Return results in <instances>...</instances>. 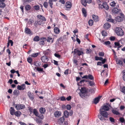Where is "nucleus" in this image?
Here are the masks:
<instances>
[{"instance_id":"9d476101","label":"nucleus","mask_w":125,"mask_h":125,"mask_svg":"<svg viewBox=\"0 0 125 125\" xmlns=\"http://www.w3.org/2000/svg\"><path fill=\"white\" fill-rule=\"evenodd\" d=\"M64 120V117L63 116L62 117L60 118L58 120L57 123L59 125H61L63 124Z\"/></svg>"},{"instance_id":"20e7f679","label":"nucleus","mask_w":125,"mask_h":125,"mask_svg":"<svg viewBox=\"0 0 125 125\" xmlns=\"http://www.w3.org/2000/svg\"><path fill=\"white\" fill-rule=\"evenodd\" d=\"M120 16L116 17V21L118 22H121L125 19L124 15L122 13H120Z\"/></svg>"},{"instance_id":"c756f323","label":"nucleus","mask_w":125,"mask_h":125,"mask_svg":"<svg viewBox=\"0 0 125 125\" xmlns=\"http://www.w3.org/2000/svg\"><path fill=\"white\" fill-rule=\"evenodd\" d=\"M35 68L39 72H42L43 71V68H40L38 67L37 68L35 67Z\"/></svg>"},{"instance_id":"c9c22d12","label":"nucleus","mask_w":125,"mask_h":125,"mask_svg":"<svg viewBox=\"0 0 125 125\" xmlns=\"http://www.w3.org/2000/svg\"><path fill=\"white\" fill-rule=\"evenodd\" d=\"M34 21L32 19H30L28 21L27 23L29 25L32 24L33 22Z\"/></svg>"},{"instance_id":"603ef678","label":"nucleus","mask_w":125,"mask_h":125,"mask_svg":"<svg viewBox=\"0 0 125 125\" xmlns=\"http://www.w3.org/2000/svg\"><path fill=\"white\" fill-rule=\"evenodd\" d=\"M110 43V42L108 41H106L104 43V44L107 46H109Z\"/></svg>"},{"instance_id":"e2e57ef3","label":"nucleus","mask_w":125,"mask_h":125,"mask_svg":"<svg viewBox=\"0 0 125 125\" xmlns=\"http://www.w3.org/2000/svg\"><path fill=\"white\" fill-rule=\"evenodd\" d=\"M89 84L91 86H92L94 84V82L91 81H90L89 82Z\"/></svg>"},{"instance_id":"a18cd8bd","label":"nucleus","mask_w":125,"mask_h":125,"mask_svg":"<svg viewBox=\"0 0 125 125\" xmlns=\"http://www.w3.org/2000/svg\"><path fill=\"white\" fill-rule=\"evenodd\" d=\"M42 38L41 39V40L39 41V43L41 45H44L45 44L44 42V40H42Z\"/></svg>"},{"instance_id":"0e129e2a","label":"nucleus","mask_w":125,"mask_h":125,"mask_svg":"<svg viewBox=\"0 0 125 125\" xmlns=\"http://www.w3.org/2000/svg\"><path fill=\"white\" fill-rule=\"evenodd\" d=\"M85 81V79H83L80 81L79 83H80L81 84H82L83 83H84Z\"/></svg>"},{"instance_id":"5701e85b","label":"nucleus","mask_w":125,"mask_h":125,"mask_svg":"<svg viewBox=\"0 0 125 125\" xmlns=\"http://www.w3.org/2000/svg\"><path fill=\"white\" fill-rule=\"evenodd\" d=\"M102 109L105 111H108L109 110V108L108 106L105 105L103 106Z\"/></svg>"},{"instance_id":"13d9d810","label":"nucleus","mask_w":125,"mask_h":125,"mask_svg":"<svg viewBox=\"0 0 125 125\" xmlns=\"http://www.w3.org/2000/svg\"><path fill=\"white\" fill-rule=\"evenodd\" d=\"M43 5L45 7L47 8V7L48 6V4L47 2H44V3Z\"/></svg>"},{"instance_id":"412c9836","label":"nucleus","mask_w":125,"mask_h":125,"mask_svg":"<svg viewBox=\"0 0 125 125\" xmlns=\"http://www.w3.org/2000/svg\"><path fill=\"white\" fill-rule=\"evenodd\" d=\"M54 31L55 33L57 34H59L60 31V30L59 28L56 27H55L54 30Z\"/></svg>"},{"instance_id":"052dcab7","label":"nucleus","mask_w":125,"mask_h":125,"mask_svg":"<svg viewBox=\"0 0 125 125\" xmlns=\"http://www.w3.org/2000/svg\"><path fill=\"white\" fill-rule=\"evenodd\" d=\"M8 42L9 43V44L10 43L11 46H12L13 45V43L12 40H9Z\"/></svg>"},{"instance_id":"a211bd4d","label":"nucleus","mask_w":125,"mask_h":125,"mask_svg":"<svg viewBox=\"0 0 125 125\" xmlns=\"http://www.w3.org/2000/svg\"><path fill=\"white\" fill-rule=\"evenodd\" d=\"M61 112L59 111H56L54 112V115L55 117H58L61 116Z\"/></svg>"},{"instance_id":"ddd939ff","label":"nucleus","mask_w":125,"mask_h":125,"mask_svg":"<svg viewBox=\"0 0 125 125\" xmlns=\"http://www.w3.org/2000/svg\"><path fill=\"white\" fill-rule=\"evenodd\" d=\"M25 85L24 84H23L21 85H18L17 86V89L19 90H24L25 89Z\"/></svg>"},{"instance_id":"e433bc0d","label":"nucleus","mask_w":125,"mask_h":125,"mask_svg":"<svg viewBox=\"0 0 125 125\" xmlns=\"http://www.w3.org/2000/svg\"><path fill=\"white\" fill-rule=\"evenodd\" d=\"M116 4V3L114 1L111 2L110 4V6L112 7H114Z\"/></svg>"},{"instance_id":"72a5a7b5","label":"nucleus","mask_w":125,"mask_h":125,"mask_svg":"<svg viewBox=\"0 0 125 125\" xmlns=\"http://www.w3.org/2000/svg\"><path fill=\"white\" fill-rule=\"evenodd\" d=\"M64 115L65 117L66 118H67L69 116V113L68 111L65 110L64 112Z\"/></svg>"},{"instance_id":"1a4fd4ad","label":"nucleus","mask_w":125,"mask_h":125,"mask_svg":"<svg viewBox=\"0 0 125 125\" xmlns=\"http://www.w3.org/2000/svg\"><path fill=\"white\" fill-rule=\"evenodd\" d=\"M43 24L42 23V21H41L40 20H39L38 19L37 21H35V22L34 23V25L35 26L37 27L39 25H41L42 24Z\"/></svg>"},{"instance_id":"79ce46f5","label":"nucleus","mask_w":125,"mask_h":125,"mask_svg":"<svg viewBox=\"0 0 125 125\" xmlns=\"http://www.w3.org/2000/svg\"><path fill=\"white\" fill-rule=\"evenodd\" d=\"M102 35L104 37L106 36L107 35V33L105 31H103L102 32Z\"/></svg>"},{"instance_id":"338daca9","label":"nucleus","mask_w":125,"mask_h":125,"mask_svg":"<svg viewBox=\"0 0 125 125\" xmlns=\"http://www.w3.org/2000/svg\"><path fill=\"white\" fill-rule=\"evenodd\" d=\"M122 92L125 94V87H124L122 89Z\"/></svg>"},{"instance_id":"09e8293b","label":"nucleus","mask_w":125,"mask_h":125,"mask_svg":"<svg viewBox=\"0 0 125 125\" xmlns=\"http://www.w3.org/2000/svg\"><path fill=\"white\" fill-rule=\"evenodd\" d=\"M88 79L90 80H92L94 79V77L91 74H89L88 75Z\"/></svg>"},{"instance_id":"c85d7f7f","label":"nucleus","mask_w":125,"mask_h":125,"mask_svg":"<svg viewBox=\"0 0 125 125\" xmlns=\"http://www.w3.org/2000/svg\"><path fill=\"white\" fill-rule=\"evenodd\" d=\"M5 5L4 3L2 2H0V8H3L5 7Z\"/></svg>"},{"instance_id":"2f4dec72","label":"nucleus","mask_w":125,"mask_h":125,"mask_svg":"<svg viewBox=\"0 0 125 125\" xmlns=\"http://www.w3.org/2000/svg\"><path fill=\"white\" fill-rule=\"evenodd\" d=\"M81 2L82 4L84 6H85L86 5V0H81Z\"/></svg>"},{"instance_id":"ea45409f","label":"nucleus","mask_w":125,"mask_h":125,"mask_svg":"<svg viewBox=\"0 0 125 125\" xmlns=\"http://www.w3.org/2000/svg\"><path fill=\"white\" fill-rule=\"evenodd\" d=\"M33 8L34 9L36 10H39L40 7L38 5H36L34 6Z\"/></svg>"},{"instance_id":"8fccbe9b","label":"nucleus","mask_w":125,"mask_h":125,"mask_svg":"<svg viewBox=\"0 0 125 125\" xmlns=\"http://www.w3.org/2000/svg\"><path fill=\"white\" fill-rule=\"evenodd\" d=\"M99 55L100 56H103L104 55V53L103 52H99Z\"/></svg>"},{"instance_id":"b1692460","label":"nucleus","mask_w":125,"mask_h":125,"mask_svg":"<svg viewBox=\"0 0 125 125\" xmlns=\"http://www.w3.org/2000/svg\"><path fill=\"white\" fill-rule=\"evenodd\" d=\"M82 11L83 14L84 16L86 17V10L84 8H82Z\"/></svg>"},{"instance_id":"7ed1b4c3","label":"nucleus","mask_w":125,"mask_h":125,"mask_svg":"<svg viewBox=\"0 0 125 125\" xmlns=\"http://www.w3.org/2000/svg\"><path fill=\"white\" fill-rule=\"evenodd\" d=\"M115 31L116 34L118 36H121L124 34L123 31L120 28H117L115 29Z\"/></svg>"},{"instance_id":"a19ab883","label":"nucleus","mask_w":125,"mask_h":125,"mask_svg":"<svg viewBox=\"0 0 125 125\" xmlns=\"http://www.w3.org/2000/svg\"><path fill=\"white\" fill-rule=\"evenodd\" d=\"M119 121L121 122L122 123H125V120L124 118L123 117H120L119 119Z\"/></svg>"},{"instance_id":"5fc2aeb1","label":"nucleus","mask_w":125,"mask_h":125,"mask_svg":"<svg viewBox=\"0 0 125 125\" xmlns=\"http://www.w3.org/2000/svg\"><path fill=\"white\" fill-rule=\"evenodd\" d=\"M35 65L36 66H39L41 65L40 62H36L35 63Z\"/></svg>"},{"instance_id":"774afa93","label":"nucleus","mask_w":125,"mask_h":125,"mask_svg":"<svg viewBox=\"0 0 125 125\" xmlns=\"http://www.w3.org/2000/svg\"><path fill=\"white\" fill-rule=\"evenodd\" d=\"M19 124L21 125H27L24 123L23 122H19Z\"/></svg>"},{"instance_id":"6e6552de","label":"nucleus","mask_w":125,"mask_h":125,"mask_svg":"<svg viewBox=\"0 0 125 125\" xmlns=\"http://www.w3.org/2000/svg\"><path fill=\"white\" fill-rule=\"evenodd\" d=\"M42 62L44 63H47L49 60V58L46 56H43L41 58Z\"/></svg>"},{"instance_id":"dca6fc26","label":"nucleus","mask_w":125,"mask_h":125,"mask_svg":"<svg viewBox=\"0 0 125 125\" xmlns=\"http://www.w3.org/2000/svg\"><path fill=\"white\" fill-rule=\"evenodd\" d=\"M72 4L70 2H67L65 3V6L67 8H71L72 7Z\"/></svg>"},{"instance_id":"473e14b6","label":"nucleus","mask_w":125,"mask_h":125,"mask_svg":"<svg viewBox=\"0 0 125 125\" xmlns=\"http://www.w3.org/2000/svg\"><path fill=\"white\" fill-rule=\"evenodd\" d=\"M116 62L117 64H119L120 65H122L123 63L122 61L119 59L117 60Z\"/></svg>"},{"instance_id":"423d86ee","label":"nucleus","mask_w":125,"mask_h":125,"mask_svg":"<svg viewBox=\"0 0 125 125\" xmlns=\"http://www.w3.org/2000/svg\"><path fill=\"white\" fill-rule=\"evenodd\" d=\"M100 113L102 116L106 118L108 117V115L107 112L105 111H102L101 109L99 110Z\"/></svg>"},{"instance_id":"37998d69","label":"nucleus","mask_w":125,"mask_h":125,"mask_svg":"<svg viewBox=\"0 0 125 125\" xmlns=\"http://www.w3.org/2000/svg\"><path fill=\"white\" fill-rule=\"evenodd\" d=\"M38 54V53H33L32 54L31 56L33 57H36L37 56Z\"/></svg>"},{"instance_id":"f03ea898","label":"nucleus","mask_w":125,"mask_h":125,"mask_svg":"<svg viewBox=\"0 0 125 125\" xmlns=\"http://www.w3.org/2000/svg\"><path fill=\"white\" fill-rule=\"evenodd\" d=\"M80 92L79 93L80 96L82 98H87V91L85 87H82L80 90Z\"/></svg>"},{"instance_id":"0eeeda50","label":"nucleus","mask_w":125,"mask_h":125,"mask_svg":"<svg viewBox=\"0 0 125 125\" xmlns=\"http://www.w3.org/2000/svg\"><path fill=\"white\" fill-rule=\"evenodd\" d=\"M37 17L38 19L41 21H42V23H43V21H46V19L42 15H38L37 16Z\"/></svg>"},{"instance_id":"4be33fe9","label":"nucleus","mask_w":125,"mask_h":125,"mask_svg":"<svg viewBox=\"0 0 125 125\" xmlns=\"http://www.w3.org/2000/svg\"><path fill=\"white\" fill-rule=\"evenodd\" d=\"M112 113L115 115H119L120 114L118 111L116 110L115 109H112Z\"/></svg>"},{"instance_id":"f3484780","label":"nucleus","mask_w":125,"mask_h":125,"mask_svg":"<svg viewBox=\"0 0 125 125\" xmlns=\"http://www.w3.org/2000/svg\"><path fill=\"white\" fill-rule=\"evenodd\" d=\"M106 20L107 21L112 22L113 23H114V22L115 21L114 20H113L111 18V15H109V16L108 17H107L106 18Z\"/></svg>"},{"instance_id":"f8f14e48","label":"nucleus","mask_w":125,"mask_h":125,"mask_svg":"<svg viewBox=\"0 0 125 125\" xmlns=\"http://www.w3.org/2000/svg\"><path fill=\"white\" fill-rule=\"evenodd\" d=\"M110 25L108 22H106L103 25L104 28L106 30L110 28Z\"/></svg>"},{"instance_id":"4d7b16f0","label":"nucleus","mask_w":125,"mask_h":125,"mask_svg":"<svg viewBox=\"0 0 125 125\" xmlns=\"http://www.w3.org/2000/svg\"><path fill=\"white\" fill-rule=\"evenodd\" d=\"M66 108L67 110H70L71 109V106L69 104H67L66 106Z\"/></svg>"},{"instance_id":"58836bf2","label":"nucleus","mask_w":125,"mask_h":125,"mask_svg":"<svg viewBox=\"0 0 125 125\" xmlns=\"http://www.w3.org/2000/svg\"><path fill=\"white\" fill-rule=\"evenodd\" d=\"M10 108L11 109L10 111V114L11 115H13L14 114V109L12 107H11Z\"/></svg>"},{"instance_id":"f704fd0d","label":"nucleus","mask_w":125,"mask_h":125,"mask_svg":"<svg viewBox=\"0 0 125 125\" xmlns=\"http://www.w3.org/2000/svg\"><path fill=\"white\" fill-rule=\"evenodd\" d=\"M21 112L19 111H17L14 113V114L17 116L19 117L20 116Z\"/></svg>"},{"instance_id":"aec40b11","label":"nucleus","mask_w":125,"mask_h":125,"mask_svg":"<svg viewBox=\"0 0 125 125\" xmlns=\"http://www.w3.org/2000/svg\"><path fill=\"white\" fill-rule=\"evenodd\" d=\"M28 95L30 98L31 100H33L34 98V96L30 92H29L28 93Z\"/></svg>"},{"instance_id":"39448f33","label":"nucleus","mask_w":125,"mask_h":125,"mask_svg":"<svg viewBox=\"0 0 125 125\" xmlns=\"http://www.w3.org/2000/svg\"><path fill=\"white\" fill-rule=\"evenodd\" d=\"M15 108L17 110H20V109H23L25 108V105L23 104H16Z\"/></svg>"},{"instance_id":"2eb2a0df","label":"nucleus","mask_w":125,"mask_h":125,"mask_svg":"<svg viewBox=\"0 0 125 125\" xmlns=\"http://www.w3.org/2000/svg\"><path fill=\"white\" fill-rule=\"evenodd\" d=\"M102 97V96H98V97L95 98L94 100V103L95 104H96L99 102L100 99Z\"/></svg>"},{"instance_id":"a878e982","label":"nucleus","mask_w":125,"mask_h":125,"mask_svg":"<svg viewBox=\"0 0 125 125\" xmlns=\"http://www.w3.org/2000/svg\"><path fill=\"white\" fill-rule=\"evenodd\" d=\"M25 8L26 10L27 11L30 10L31 8V6L29 5H26Z\"/></svg>"},{"instance_id":"4468645a","label":"nucleus","mask_w":125,"mask_h":125,"mask_svg":"<svg viewBox=\"0 0 125 125\" xmlns=\"http://www.w3.org/2000/svg\"><path fill=\"white\" fill-rule=\"evenodd\" d=\"M120 11V10H119L116 8H115L112 10V12L114 14H118Z\"/></svg>"},{"instance_id":"3c124183","label":"nucleus","mask_w":125,"mask_h":125,"mask_svg":"<svg viewBox=\"0 0 125 125\" xmlns=\"http://www.w3.org/2000/svg\"><path fill=\"white\" fill-rule=\"evenodd\" d=\"M27 60L29 63H31L32 61V59L31 57H29L27 58Z\"/></svg>"},{"instance_id":"de8ad7c7","label":"nucleus","mask_w":125,"mask_h":125,"mask_svg":"<svg viewBox=\"0 0 125 125\" xmlns=\"http://www.w3.org/2000/svg\"><path fill=\"white\" fill-rule=\"evenodd\" d=\"M48 3L50 5V6L51 8H52V5L53 4V3L52 0H49Z\"/></svg>"},{"instance_id":"bb28decb","label":"nucleus","mask_w":125,"mask_h":125,"mask_svg":"<svg viewBox=\"0 0 125 125\" xmlns=\"http://www.w3.org/2000/svg\"><path fill=\"white\" fill-rule=\"evenodd\" d=\"M40 112L42 114H44L45 112V110L44 108H41L40 109Z\"/></svg>"},{"instance_id":"9b49d317","label":"nucleus","mask_w":125,"mask_h":125,"mask_svg":"<svg viewBox=\"0 0 125 125\" xmlns=\"http://www.w3.org/2000/svg\"><path fill=\"white\" fill-rule=\"evenodd\" d=\"M101 6L102 8H103L106 10H108L109 9L108 6L107 5V3L105 2H103Z\"/></svg>"},{"instance_id":"393cba45","label":"nucleus","mask_w":125,"mask_h":125,"mask_svg":"<svg viewBox=\"0 0 125 125\" xmlns=\"http://www.w3.org/2000/svg\"><path fill=\"white\" fill-rule=\"evenodd\" d=\"M25 32L26 33L28 34H30L31 32V30L28 28H25Z\"/></svg>"},{"instance_id":"7c9ffc66","label":"nucleus","mask_w":125,"mask_h":125,"mask_svg":"<svg viewBox=\"0 0 125 125\" xmlns=\"http://www.w3.org/2000/svg\"><path fill=\"white\" fill-rule=\"evenodd\" d=\"M40 40V38L38 36H35L33 39V41H34L37 42L39 41Z\"/></svg>"},{"instance_id":"6e6d98bb","label":"nucleus","mask_w":125,"mask_h":125,"mask_svg":"<svg viewBox=\"0 0 125 125\" xmlns=\"http://www.w3.org/2000/svg\"><path fill=\"white\" fill-rule=\"evenodd\" d=\"M109 119L111 122H115V120L112 117H110L109 118Z\"/></svg>"},{"instance_id":"49530a36","label":"nucleus","mask_w":125,"mask_h":125,"mask_svg":"<svg viewBox=\"0 0 125 125\" xmlns=\"http://www.w3.org/2000/svg\"><path fill=\"white\" fill-rule=\"evenodd\" d=\"M93 21L92 20H90L88 21L89 25L90 26L93 25Z\"/></svg>"},{"instance_id":"864d4df0","label":"nucleus","mask_w":125,"mask_h":125,"mask_svg":"<svg viewBox=\"0 0 125 125\" xmlns=\"http://www.w3.org/2000/svg\"><path fill=\"white\" fill-rule=\"evenodd\" d=\"M52 38L51 37H48L47 39V41L48 42H50L51 40H52Z\"/></svg>"},{"instance_id":"c03bdc74","label":"nucleus","mask_w":125,"mask_h":125,"mask_svg":"<svg viewBox=\"0 0 125 125\" xmlns=\"http://www.w3.org/2000/svg\"><path fill=\"white\" fill-rule=\"evenodd\" d=\"M114 44L115 45V48H116L117 46H119L120 45L119 42H115L114 43Z\"/></svg>"},{"instance_id":"cd10ccee","label":"nucleus","mask_w":125,"mask_h":125,"mask_svg":"<svg viewBox=\"0 0 125 125\" xmlns=\"http://www.w3.org/2000/svg\"><path fill=\"white\" fill-rule=\"evenodd\" d=\"M33 113L36 116H38L39 114L38 112H37V110L36 109H34L33 110Z\"/></svg>"},{"instance_id":"69168bd1","label":"nucleus","mask_w":125,"mask_h":125,"mask_svg":"<svg viewBox=\"0 0 125 125\" xmlns=\"http://www.w3.org/2000/svg\"><path fill=\"white\" fill-rule=\"evenodd\" d=\"M54 55L55 57L58 58H60L61 56L60 55L56 53H55L54 54Z\"/></svg>"},{"instance_id":"4c0bfd02","label":"nucleus","mask_w":125,"mask_h":125,"mask_svg":"<svg viewBox=\"0 0 125 125\" xmlns=\"http://www.w3.org/2000/svg\"><path fill=\"white\" fill-rule=\"evenodd\" d=\"M19 92V91H18L17 90H15L13 92V94L15 95H18V94Z\"/></svg>"},{"instance_id":"f257e3e1","label":"nucleus","mask_w":125,"mask_h":125,"mask_svg":"<svg viewBox=\"0 0 125 125\" xmlns=\"http://www.w3.org/2000/svg\"><path fill=\"white\" fill-rule=\"evenodd\" d=\"M84 49L81 48H78L74 49L73 51H72V53L73 52L74 54L80 56L83 55L84 53Z\"/></svg>"},{"instance_id":"680f3d73","label":"nucleus","mask_w":125,"mask_h":125,"mask_svg":"<svg viewBox=\"0 0 125 125\" xmlns=\"http://www.w3.org/2000/svg\"><path fill=\"white\" fill-rule=\"evenodd\" d=\"M6 52L8 53L9 56L10 55L11 52L9 49L8 48L7 49Z\"/></svg>"},{"instance_id":"6ab92c4d","label":"nucleus","mask_w":125,"mask_h":125,"mask_svg":"<svg viewBox=\"0 0 125 125\" xmlns=\"http://www.w3.org/2000/svg\"><path fill=\"white\" fill-rule=\"evenodd\" d=\"M92 18L93 20L95 22H97L99 20V18L97 16L93 15H92Z\"/></svg>"},{"instance_id":"bf43d9fd","label":"nucleus","mask_w":125,"mask_h":125,"mask_svg":"<svg viewBox=\"0 0 125 125\" xmlns=\"http://www.w3.org/2000/svg\"><path fill=\"white\" fill-rule=\"evenodd\" d=\"M37 116L39 117L41 119H43L44 118L43 116L42 115H38V116Z\"/></svg>"}]
</instances>
